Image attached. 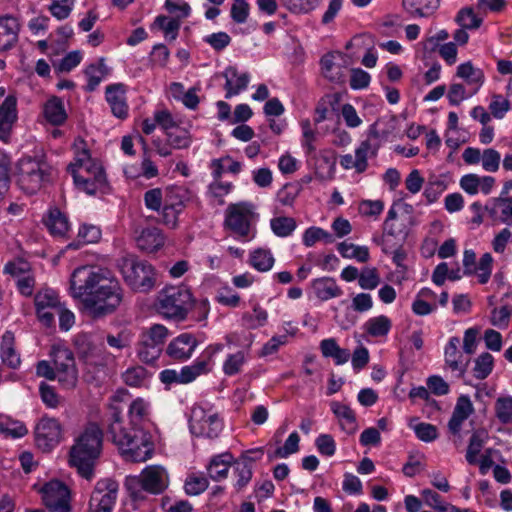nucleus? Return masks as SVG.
Masks as SVG:
<instances>
[{"mask_svg": "<svg viewBox=\"0 0 512 512\" xmlns=\"http://www.w3.org/2000/svg\"><path fill=\"white\" fill-rule=\"evenodd\" d=\"M193 199V192L184 186L166 188L164 205L159 212L163 224L175 229L178 226L179 215Z\"/></svg>", "mask_w": 512, "mask_h": 512, "instance_id": "nucleus-9", "label": "nucleus"}, {"mask_svg": "<svg viewBox=\"0 0 512 512\" xmlns=\"http://www.w3.org/2000/svg\"><path fill=\"white\" fill-rule=\"evenodd\" d=\"M106 101L110 105L114 116L120 119H125L128 116L126 89L123 84L117 83L107 86Z\"/></svg>", "mask_w": 512, "mask_h": 512, "instance_id": "nucleus-23", "label": "nucleus"}, {"mask_svg": "<svg viewBox=\"0 0 512 512\" xmlns=\"http://www.w3.org/2000/svg\"><path fill=\"white\" fill-rule=\"evenodd\" d=\"M402 5L414 16L428 18L438 9L439 0H402Z\"/></svg>", "mask_w": 512, "mask_h": 512, "instance_id": "nucleus-36", "label": "nucleus"}, {"mask_svg": "<svg viewBox=\"0 0 512 512\" xmlns=\"http://www.w3.org/2000/svg\"><path fill=\"white\" fill-rule=\"evenodd\" d=\"M136 243L142 251L152 253L164 245L165 236L159 228L147 227L142 229L136 237Z\"/></svg>", "mask_w": 512, "mask_h": 512, "instance_id": "nucleus-25", "label": "nucleus"}, {"mask_svg": "<svg viewBox=\"0 0 512 512\" xmlns=\"http://www.w3.org/2000/svg\"><path fill=\"white\" fill-rule=\"evenodd\" d=\"M208 479L202 474H190L184 484L185 492L190 496H197L208 488Z\"/></svg>", "mask_w": 512, "mask_h": 512, "instance_id": "nucleus-54", "label": "nucleus"}, {"mask_svg": "<svg viewBox=\"0 0 512 512\" xmlns=\"http://www.w3.org/2000/svg\"><path fill=\"white\" fill-rule=\"evenodd\" d=\"M254 216L252 204L245 202L232 204L226 210L225 224L239 237L247 238Z\"/></svg>", "mask_w": 512, "mask_h": 512, "instance_id": "nucleus-14", "label": "nucleus"}, {"mask_svg": "<svg viewBox=\"0 0 512 512\" xmlns=\"http://www.w3.org/2000/svg\"><path fill=\"white\" fill-rule=\"evenodd\" d=\"M500 213V220L505 224H512V197H499L493 200V206L490 208L491 215Z\"/></svg>", "mask_w": 512, "mask_h": 512, "instance_id": "nucleus-52", "label": "nucleus"}, {"mask_svg": "<svg viewBox=\"0 0 512 512\" xmlns=\"http://www.w3.org/2000/svg\"><path fill=\"white\" fill-rule=\"evenodd\" d=\"M26 426L8 415H0V433L5 437L21 438L27 434Z\"/></svg>", "mask_w": 512, "mask_h": 512, "instance_id": "nucleus-44", "label": "nucleus"}, {"mask_svg": "<svg viewBox=\"0 0 512 512\" xmlns=\"http://www.w3.org/2000/svg\"><path fill=\"white\" fill-rule=\"evenodd\" d=\"M502 305L499 308H494L491 312L490 323L500 329L508 327L510 317L512 315V300H502Z\"/></svg>", "mask_w": 512, "mask_h": 512, "instance_id": "nucleus-46", "label": "nucleus"}, {"mask_svg": "<svg viewBox=\"0 0 512 512\" xmlns=\"http://www.w3.org/2000/svg\"><path fill=\"white\" fill-rule=\"evenodd\" d=\"M84 74L87 79L86 91H94L108 74L104 58H100L96 63L88 65L84 70Z\"/></svg>", "mask_w": 512, "mask_h": 512, "instance_id": "nucleus-40", "label": "nucleus"}, {"mask_svg": "<svg viewBox=\"0 0 512 512\" xmlns=\"http://www.w3.org/2000/svg\"><path fill=\"white\" fill-rule=\"evenodd\" d=\"M124 394V391H118L111 397L109 410L112 422L109 425V434L126 460L145 462L151 458L154 444L150 434L143 429L136 427L127 429L122 426V408L119 404Z\"/></svg>", "mask_w": 512, "mask_h": 512, "instance_id": "nucleus-2", "label": "nucleus"}, {"mask_svg": "<svg viewBox=\"0 0 512 512\" xmlns=\"http://www.w3.org/2000/svg\"><path fill=\"white\" fill-rule=\"evenodd\" d=\"M147 378V370L142 366L130 367L122 374L124 383L132 387H140L144 385Z\"/></svg>", "mask_w": 512, "mask_h": 512, "instance_id": "nucleus-55", "label": "nucleus"}, {"mask_svg": "<svg viewBox=\"0 0 512 512\" xmlns=\"http://www.w3.org/2000/svg\"><path fill=\"white\" fill-rule=\"evenodd\" d=\"M165 192L160 188H153L144 193V204L148 210L160 212L164 205Z\"/></svg>", "mask_w": 512, "mask_h": 512, "instance_id": "nucleus-63", "label": "nucleus"}, {"mask_svg": "<svg viewBox=\"0 0 512 512\" xmlns=\"http://www.w3.org/2000/svg\"><path fill=\"white\" fill-rule=\"evenodd\" d=\"M248 355V352L244 350L228 354L222 365L223 373L229 377L241 373L247 363Z\"/></svg>", "mask_w": 512, "mask_h": 512, "instance_id": "nucleus-41", "label": "nucleus"}, {"mask_svg": "<svg viewBox=\"0 0 512 512\" xmlns=\"http://www.w3.org/2000/svg\"><path fill=\"white\" fill-rule=\"evenodd\" d=\"M79 357L90 365H102L101 349L93 344L88 335H79L75 339Z\"/></svg>", "mask_w": 512, "mask_h": 512, "instance_id": "nucleus-26", "label": "nucleus"}, {"mask_svg": "<svg viewBox=\"0 0 512 512\" xmlns=\"http://www.w3.org/2000/svg\"><path fill=\"white\" fill-rule=\"evenodd\" d=\"M151 413L152 406L150 401L142 397L135 398L128 408L130 423L136 428H138L137 426L150 421Z\"/></svg>", "mask_w": 512, "mask_h": 512, "instance_id": "nucleus-28", "label": "nucleus"}, {"mask_svg": "<svg viewBox=\"0 0 512 512\" xmlns=\"http://www.w3.org/2000/svg\"><path fill=\"white\" fill-rule=\"evenodd\" d=\"M495 415L502 424L512 423V396H502L495 401Z\"/></svg>", "mask_w": 512, "mask_h": 512, "instance_id": "nucleus-56", "label": "nucleus"}, {"mask_svg": "<svg viewBox=\"0 0 512 512\" xmlns=\"http://www.w3.org/2000/svg\"><path fill=\"white\" fill-rule=\"evenodd\" d=\"M303 244L306 247H312L316 242L323 241L326 244H331L335 241L332 234L320 227H309L305 230L302 237Z\"/></svg>", "mask_w": 512, "mask_h": 512, "instance_id": "nucleus-50", "label": "nucleus"}, {"mask_svg": "<svg viewBox=\"0 0 512 512\" xmlns=\"http://www.w3.org/2000/svg\"><path fill=\"white\" fill-rule=\"evenodd\" d=\"M169 485L167 470L161 465H148L139 475L126 480L127 489L133 497H137L141 490L151 494H160Z\"/></svg>", "mask_w": 512, "mask_h": 512, "instance_id": "nucleus-7", "label": "nucleus"}, {"mask_svg": "<svg viewBox=\"0 0 512 512\" xmlns=\"http://www.w3.org/2000/svg\"><path fill=\"white\" fill-rule=\"evenodd\" d=\"M335 55L328 53L321 58V70L325 78L332 82H339L342 80V69L334 62Z\"/></svg>", "mask_w": 512, "mask_h": 512, "instance_id": "nucleus-49", "label": "nucleus"}, {"mask_svg": "<svg viewBox=\"0 0 512 512\" xmlns=\"http://www.w3.org/2000/svg\"><path fill=\"white\" fill-rule=\"evenodd\" d=\"M338 252L347 259H356L361 263L369 260V249L366 246H358L352 243L341 242L337 246Z\"/></svg>", "mask_w": 512, "mask_h": 512, "instance_id": "nucleus-47", "label": "nucleus"}, {"mask_svg": "<svg viewBox=\"0 0 512 512\" xmlns=\"http://www.w3.org/2000/svg\"><path fill=\"white\" fill-rule=\"evenodd\" d=\"M62 428L55 418L42 417L35 428L36 444L44 451L51 450L61 440Z\"/></svg>", "mask_w": 512, "mask_h": 512, "instance_id": "nucleus-15", "label": "nucleus"}, {"mask_svg": "<svg viewBox=\"0 0 512 512\" xmlns=\"http://www.w3.org/2000/svg\"><path fill=\"white\" fill-rule=\"evenodd\" d=\"M189 427L195 436L216 438L223 429V421L211 405L197 404L191 410Z\"/></svg>", "mask_w": 512, "mask_h": 512, "instance_id": "nucleus-8", "label": "nucleus"}, {"mask_svg": "<svg viewBox=\"0 0 512 512\" xmlns=\"http://www.w3.org/2000/svg\"><path fill=\"white\" fill-rule=\"evenodd\" d=\"M252 462L253 459L247 455L234 462L233 471L236 477L234 487L237 491L243 490L251 481L253 476Z\"/></svg>", "mask_w": 512, "mask_h": 512, "instance_id": "nucleus-32", "label": "nucleus"}, {"mask_svg": "<svg viewBox=\"0 0 512 512\" xmlns=\"http://www.w3.org/2000/svg\"><path fill=\"white\" fill-rule=\"evenodd\" d=\"M392 327L391 320L385 315H379L368 319L364 324V330L373 337L386 336Z\"/></svg>", "mask_w": 512, "mask_h": 512, "instance_id": "nucleus-45", "label": "nucleus"}, {"mask_svg": "<svg viewBox=\"0 0 512 512\" xmlns=\"http://www.w3.org/2000/svg\"><path fill=\"white\" fill-rule=\"evenodd\" d=\"M52 172L44 154L24 156L17 163V184L25 193L34 194L50 182Z\"/></svg>", "mask_w": 512, "mask_h": 512, "instance_id": "nucleus-4", "label": "nucleus"}, {"mask_svg": "<svg viewBox=\"0 0 512 512\" xmlns=\"http://www.w3.org/2000/svg\"><path fill=\"white\" fill-rule=\"evenodd\" d=\"M118 267L126 284L137 292H148L156 283L154 267L144 260H139L132 254L123 255L118 260Z\"/></svg>", "mask_w": 512, "mask_h": 512, "instance_id": "nucleus-5", "label": "nucleus"}, {"mask_svg": "<svg viewBox=\"0 0 512 512\" xmlns=\"http://www.w3.org/2000/svg\"><path fill=\"white\" fill-rule=\"evenodd\" d=\"M222 76L225 79L224 89L226 90L225 98L230 99L231 97L240 94L244 91L250 82V74L247 72H240L236 67H227Z\"/></svg>", "mask_w": 512, "mask_h": 512, "instance_id": "nucleus-21", "label": "nucleus"}, {"mask_svg": "<svg viewBox=\"0 0 512 512\" xmlns=\"http://www.w3.org/2000/svg\"><path fill=\"white\" fill-rule=\"evenodd\" d=\"M50 355L59 383L66 389L74 388L78 381V372L72 351L62 345H53Z\"/></svg>", "mask_w": 512, "mask_h": 512, "instance_id": "nucleus-11", "label": "nucleus"}, {"mask_svg": "<svg viewBox=\"0 0 512 512\" xmlns=\"http://www.w3.org/2000/svg\"><path fill=\"white\" fill-rule=\"evenodd\" d=\"M493 258L490 253L481 256L478 264L475 266L474 274L477 275L480 284H486L492 274Z\"/></svg>", "mask_w": 512, "mask_h": 512, "instance_id": "nucleus-59", "label": "nucleus"}, {"mask_svg": "<svg viewBox=\"0 0 512 512\" xmlns=\"http://www.w3.org/2000/svg\"><path fill=\"white\" fill-rule=\"evenodd\" d=\"M297 228L295 218L290 216H274L270 219V229L280 238L290 237Z\"/></svg>", "mask_w": 512, "mask_h": 512, "instance_id": "nucleus-42", "label": "nucleus"}, {"mask_svg": "<svg viewBox=\"0 0 512 512\" xmlns=\"http://www.w3.org/2000/svg\"><path fill=\"white\" fill-rule=\"evenodd\" d=\"M376 154V149L368 141H362L355 149V160L359 166V173H363L368 167V157Z\"/></svg>", "mask_w": 512, "mask_h": 512, "instance_id": "nucleus-60", "label": "nucleus"}, {"mask_svg": "<svg viewBox=\"0 0 512 512\" xmlns=\"http://www.w3.org/2000/svg\"><path fill=\"white\" fill-rule=\"evenodd\" d=\"M460 339L456 336L450 337L444 348L445 367L453 372L457 378H462L468 368L470 359L464 356L459 349Z\"/></svg>", "mask_w": 512, "mask_h": 512, "instance_id": "nucleus-17", "label": "nucleus"}, {"mask_svg": "<svg viewBox=\"0 0 512 512\" xmlns=\"http://www.w3.org/2000/svg\"><path fill=\"white\" fill-rule=\"evenodd\" d=\"M268 320V313L259 305H255L251 313L243 316L245 325L250 329H256L266 324Z\"/></svg>", "mask_w": 512, "mask_h": 512, "instance_id": "nucleus-61", "label": "nucleus"}, {"mask_svg": "<svg viewBox=\"0 0 512 512\" xmlns=\"http://www.w3.org/2000/svg\"><path fill=\"white\" fill-rule=\"evenodd\" d=\"M494 367V358L488 352L481 353L474 361L473 374L476 379H486Z\"/></svg>", "mask_w": 512, "mask_h": 512, "instance_id": "nucleus-48", "label": "nucleus"}, {"mask_svg": "<svg viewBox=\"0 0 512 512\" xmlns=\"http://www.w3.org/2000/svg\"><path fill=\"white\" fill-rule=\"evenodd\" d=\"M274 262L275 259L269 249L258 248L250 253V265L260 272L271 270Z\"/></svg>", "mask_w": 512, "mask_h": 512, "instance_id": "nucleus-43", "label": "nucleus"}, {"mask_svg": "<svg viewBox=\"0 0 512 512\" xmlns=\"http://www.w3.org/2000/svg\"><path fill=\"white\" fill-rule=\"evenodd\" d=\"M320 350L324 357L332 358L336 365L345 364L350 358V352L341 348L334 338H327L320 342Z\"/></svg>", "mask_w": 512, "mask_h": 512, "instance_id": "nucleus-37", "label": "nucleus"}, {"mask_svg": "<svg viewBox=\"0 0 512 512\" xmlns=\"http://www.w3.org/2000/svg\"><path fill=\"white\" fill-rule=\"evenodd\" d=\"M380 281V275L375 267H365L359 274L358 284L364 290H373Z\"/></svg>", "mask_w": 512, "mask_h": 512, "instance_id": "nucleus-58", "label": "nucleus"}, {"mask_svg": "<svg viewBox=\"0 0 512 512\" xmlns=\"http://www.w3.org/2000/svg\"><path fill=\"white\" fill-rule=\"evenodd\" d=\"M224 346L220 343L211 344L194 360L190 365L183 366L180 369L181 384H188L196 380L201 375L210 373L214 367V357L223 350Z\"/></svg>", "mask_w": 512, "mask_h": 512, "instance_id": "nucleus-13", "label": "nucleus"}, {"mask_svg": "<svg viewBox=\"0 0 512 512\" xmlns=\"http://www.w3.org/2000/svg\"><path fill=\"white\" fill-rule=\"evenodd\" d=\"M191 292L182 286H169L157 296V311L165 318L184 320L192 304Z\"/></svg>", "mask_w": 512, "mask_h": 512, "instance_id": "nucleus-6", "label": "nucleus"}, {"mask_svg": "<svg viewBox=\"0 0 512 512\" xmlns=\"http://www.w3.org/2000/svg\"><path fill=\"white\" fill-rule=\"evenodd\" d=\"M321 0H280L283 7L295 14H305L314 10Z\"/></svg>", "mask_w": 512, "mask_h": 512, "instance_id": "nucleus-57", "label": "nucleus"}, {"mask_svg": "<svg viewBox=\"0 0 512 512\" xmlns=\"http://www.w3.org/2000/svg\"><path fill=\"white\" fill-rule=\"evenodd\" d=\"M331 410L346 433L353 434L357 430L355 413L349 406L334 401L331 403Z\"/></svg>", "mask_w": 512, "mask_h": 512, "instance_id": "nucleus-35", "label": "nucleus"}, {"mask_svg": "<svg viewBox=\"0 0 512 512\" xmlns=\"http://www.w3.org/2000/svg\"><path fill=\"white\" fill-rule=\"evenodd\" d=\"M232 464H234L233 456L228 452L213 456L207 465L210 478L214 481L226 479Z\"/></svg>", "mask_w": 512, "mask_h": 512, "instance_id": "nucleus-29", "label": "nucleus"}, {"mask_svg": "<svg viewBox=\"0 0 512 512\" xmlns=\"http://www.w3.org/2000/svg\"><path fill=\"white\" fill-rule=\"evenodd\" d=\"M457 76L462 78L473 89V93L479 90L484 81L482 70L475 68L469 61L457 67Z\"/></svg>", "mask_w": 512, "mask_h": 512, "instance_id": "nucleus-39", "label": "nucleus"}, {"mask_svg": "<svg viewBox=\"0 0 512 512\" xmlns=\"http://www.w3.org/2000/svg\"><path fill=\"white\" fill-rule=\"evenodd\" d=\"M93 170H75L73 180L79 190L93 195L106 185V175L102 166H91Z\"/></svg>", "mask_w": 512, "mask_h": 512, "instance_id": "nucleus-16", "label": "nucleus"}, {"mask_svg": "<svg viewBox=\"0 0 512 512\" xmlns=\"http://www.w3.org/2000/svg\"><path fill=\"white\" fill-rule=\"evenodd\" d=\"M300 436L297 432H292L285 440L284 445L278 447L272 454L269 455L270 459H284L299 451Z\"/></svg>", "mask_w": 512, "mask_h": 512, "instance_id": "nucleus-51", "label": "nucleus"}, {"mask_svg": "<svg viewBox=\"0 0 512 512\" xmlns=\"http://www.w3.org/2000/svg\"><path fill=\"white\" fill-rule=\"evenodd\" d=\"M69 490L60 481H50L42 489V499L45 505L69 501Z\"/></svg>", "mask_w": 512, "mask_h": 512, "instance_id": "nucleus-34", "label": "nucleus"}, {"mask_svg": "<svg viewBox=\"0 0 512 512\" xmlns=\"http://www.w3.org/2000/svg\"><path fill=\"white\" fill-rule=\"evenodd\" d=\"M488 440L489 434L486 429L480 428L472 432L465 456L469 464L477 463V456Z\"/></svg>", "mask_w": 512, "mask_h": 512, "instance_id": "nucleus-38", "label": "nucleus"}, {"mask_svg": "<svg viewBox=\"0 0 512 512\" xmlns=\"http://www.w3.org/2000/svg\"><path fill=\"white\" fill-rule=\"evenodd\" d=\"M420 496L424 504L435 512H441L448 504V502L443 500L439 493L429 488L422 489L420 491Z\"/></svg>", "mask_w": 512, "mask_h": 512, "instance_id": "nucleus-62", "label": "nucleus"}, {"mask_svg": "<svg viewBox=\"0 0 512 512\" xmlns=\"http://www.w3.org/2000/svg\"><path fill=\"white\" fill-rule=\"evenodd\" d=\"M61 306L58 294L53 289H43L35 296V307L39 320L46 326L54 321V312Z\"/></svg>", "mask_w": 512, "mask_h": 512, "instance_id": "nucleus-18", "label": "nucleus"}, {"mask_svg": "<svg viewBox=\"0 0 512 512\" xmlns=\"http://www.w3.org/2000/svg\"><path fill=\"white\" fill-rule=\"evenodd\" d=\"M168 337V329L161 324H154L143 331L138 355L143 362L152 363L161 354L163 345Z\"/></svg>", "mask_w": 512, "mask_h": 512, "instance_id": "nucleus-12", "label": "nucleus"}, {"mask_svg": "<svg viewBox=\"0 0 512 512\" xmlns=\"http://www.w3.org/2000/svg\"><path fill=\"white\" fill-rule=\"evenodd\" d=\"M20 24L15 17H0V52L12 49L18 42Z\"/></svg>", "mask_w": 512, "mask_h": 512, "instance_id": "nucleus-24", "label": "nucleus"}, {"mask_svg": "<svg viewBox=\"0 0 512 512\" xmlns=\"http://www.w3.org/2000/svg\"><path fill=\"white\" fill-rule=\"evenodd\" d=\"M312 288L316 297L322 301H327L342 295V289L336 281L329 277L319 278L313 281Z\"/></svg>", "mask_w": 512, "mask_h": 512, "instance_id": "nucleus-33", "label": "nucleus"}, {"mask_svg": "<svg viewBox=\"0 0 512 512\" xmlns=\"http://www.w3.org/2000/svg\"><path fill=\"white\" fill-rule=\"evenodd\" d=\"M197 345L198 342L192 334L182 333L169 343L167 354L177 360H187L193 355Z\"/></svg>", "mask_w": 512, "mask_h": 512, "instance_id": "nucleus-22", "label": "nucleus"}, {"mask_svg": "<svg viewBox=\"0 0 512 512\" xmlns=\"http://www.w3.org/2000/svg\"><path fill=\"white\" fill-rule=\"evenodd\" d=\"M15 337L10 331H6L0 343V355L4 364L10 368H17L20 365V355L14 347Z\"/></svg>", "mask_w": 512, "mask_h": 512, "instance_id": "nucleus-31", "label": "nucleus"}, {"mask_svg": "<svg viewBox=\"0 0 512 512\" xmlns=\"http://www.w3.org/2000/svg\"><path fill=\"white\" fill-rule=\"evenodd\" d=\"M474 413V406L468 395L457 398L452 416L448 422V429L453 435H460L463 423Z\"/></svg>", "mask_w": 512, "mask_h": 512, "instance_id": "nucleus-20", "label": "nucleus"}, {"mask_svg": "<svg viewBox=\"0 0 512 512\" xmlns=\"http://www.w3.org/2000/svg\"><path fill=\"white\" fill-rule=\"evenodd\" d=\"M118 483L111 478H103L96 482L86 512H112L117 501Z\"/></svg>", "mask_w": 512, "mask_h": 512, "instance_id": "nucleus-10", "label": "nucleus"}, {"mask_svg": "<svg viewBox=\"0 0 512 512\" xmlns=\"http://www.w3.org/2000/svg\"><path fill=\"white\" fill-rule=\"evenodd\" d=\"M72 150H73L74 158H73V161L68 166L75 167V165H81L85 161L87 162V161L97 160L96 158L92 157L90 148H89L87 142L81 137H78L74 140V143L72 145Z\"/></svg>", "mask_w": 512, "mask_h": 512, "instance_id": "nucleus-53", "label": "nucleus"}, {"mask_svg": "<svg viewBox=\"0 0 512 512\" xmlns=\"http://www.w3.org/2000/svg\"><path fill=\"white\" fill-rule=\"evenodd\" d=\"M43 116L48 123L54 126L62 125L67 119L63 101L56 96L49 98L43 105Z\"/></svg>", "mask_w": 512, "mask_h": 512, "instance_id": "nucleus-30", "label": "nucleus"}, {"mask_svg": "<svg viewBox=\"0 0 512 512\" xmlns=\"http://www.w3.org/2000/svg\"><path fill=\"white\" fill-rule=\"evenodd\" d=\"M18 119L17 98L8 95L0 105V140L9 142L14 124Z\"/></svg>", "mask_w": 512, "mask_h": 512, "instance_id": "nucleus-19", "label": "nucleus"}, {"mask_svg": "<svg viewBox=\"0 0 512 512\" xmlns=\"http://www.w3.org/2000/svg\"><path fill=\"white\" fill-rule=\"evenodd\" d=\"M74 4L75 0H53L49 11L58 20H64L71 14Z\"/></svg>", "mask_w": 512, "mask_h": 512, "instance_id": "nucleus-64", "label": "nucleus"}, {"mask_svg": "<svg viewBox=\"0 0 512 512\" xmlns=\"http://www.w3.org/2000/svg\"><path fill=\"white\" fill-rule=\"evenodd\" d=\"M70 294L94 317L113 313L123 300L118 279L106 269L89 265L72 272Z\"/></svg>", "mask_w": 512, "mask_h": 512, "instance_id": "nucleus-1", "label": "nucleus"}, {"mask_svg": "<svg viewBox=\"0 0 512 512\" xmlns=\"http://www.w3.org/2000/svg\"><path fill=\"white\" fill-rule=\"evenodd\" d=\"M43 222L53 236L64 237L70 229L67 216L58 208L50 209L43 218Z\"/></svg>", "mask_w": 512, "mask_h": 512, "instance_id": "nucleus-27", "label": "nucleus"}, {"mask_svg": "<svg viewBox=\"0 0 512 512\" xmlns=\"http://www.w3.org/2000/svg\"><path fill=\"white\" fill-rule=\"evenodd\" d=\"M103 432L95 423H89L76 437L70 449L69 463L78 474L91 481L95 477V464L102 450Z\"/></svg>", "mask_w": 512, "mask_h": 512, "instance_id": "nucleus-3", "label": "nucleus"}]
</instances>
